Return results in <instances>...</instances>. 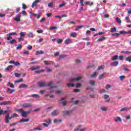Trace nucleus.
<instances>
[{
  "mask_svg": "<svg viewBox=\"0 0 131 131\" xmlns=\"http://www.w3.org/2000/svg\"><path fill=\"white\" fill-rule=\"evenodd\" d=\"M17 116H18V114L16 113H13L11 117H10V114H6L5 116V123H9L12 119L14 118V117H16Z\"/></svg>",
  "mask_w": 131,
  "mask_h": 131,
  "instance_id": "1",
  "label": "nucleus"
},
{
  "mask_svg": "<svg viewBox=\"0 0 131 131\" xmlns=\"http://www.w3.org/2000/svg\"><path fill=\"white\" fill-rule=\"evenodd\" d=\"M38 84L40 88H45L48 86V84L43 81L38 82Z\"/></svg>",
  "mask_w": 131,
  "mask_h": 131,
  "instance_id": "2",
  "label": "nucleus"
},
{
  "mask_svg": "<svg viewBox=\"0 0 131 131\" xmlns=\"http://www.w3.org/2000/svg\"><path fill=\"white\" fill-rule=\"evenodd\" d=\"M82 78V77H76L75 78L70 79L69 80L70 82H73L74 81H79V80H80Z\"/></svg>",
  "mask_w": 131,
  "mask_h": 131,
  "instance_id": "3",
  "label": "nucleus"
},
{
  "mask_svg": "<svg viewBox=\"0 0 131 131\" xmlns=\"http://www.w3.org/2000/svg\"><path fill=\"white\" fill-rule=\"evenodd\" d=\"M12 103V101H3L1 103H0V105L1 106H5L6 105H10Z\"/></svg>",
  "mask_w": 131,
  "mask_h": 131,
  "instance_id": "4",
  "label": "nucleus"
},
{
  "mask_svg": "<svg viewBox=\"0 0 131 131\" xmlns=\"http://www.w3.org/2000/svg\"><path fill=\"white\" fill-rule=\"evenodd\" d=\"M23 108H31L32 104L31 103H24L23 104Z\"/></svg>",
  "mask_w": 131,
  "mask_h": 131,
  "instance_id": "5",
  "label": "nucleus"
},
{
  "mask_svg": "<svg viewBox=\"0 0 131 131\" xmlns=\"http://www.w3.org/2000/svg\"><path fill=\"white\" fill-rule=\"evenodd\" d=\"M20 18H21V16H20V14H17V15H16V17L14 18V20L15 21H16L17 22H20V21H21Z\"/></svg>",
  "mask_w": 131,
  "mask_h": 131,
  "instance_id": "6",
  "label": "nucleus"
},
{
  "mask_svg": "<svg viewBox=\"0 0 131 131\" xmlns=\"http://www.w3.org/2000/svg\"><path fill=\"white\" fill-rule=\"evenodd\" d=\"M39 68H40V67L39 66H33L31 68H30V70H31V71H34V70H37L38 69H39Z\"/></svg>",
  "mask_w": 131,
  "mask_h": 131,
  "instance_id": "7",
  "label": "nucleus"
},
{
  "mask_svg": "<svg viewBox=\"0 0 131 131\" xmlns=\"http://www.w3.org/2000/svg\"><path fill=\"white\" fill-rule=\"evenodd\" d=\"M60 101L62 104L63 106H66V104H67V101L65 100V98H61V99L60 100Z\"/></svg>",
  "mask_w": 131,
  "mask_h": 131,
  "instance_id": "8",
  "label": "nucleus"
},
{
  "mask_svg": "<svg viewBox=\"0 0 131 131\" xmlns=\"http://www.w3.org/2000/svg\"><path fill=\"white\" fill-rule=\"evenodd\" d=\"M59 115V111L57 110H54L51 113V115L52 116H57Z\"/></svg>",
  "mask_w": 131,
  "mask_h": 131,
  "instance_id": "9",
  "label": "nucleus"
},
{
  "mask_svg": "<svg viewBox=\"0 0 131 131\" xmlns=\"http://www.w3.org/2000/svg\"><path fill=\"white\" fill-rule=\"evenodd\" d=\"M56 88H58V86H53L49 88V90L50 91V93H54L55 92L54 89Z\"/></svg>",
  "mask_w": 131,
  "mask_h": 131,
  "instance_id": "10",
  "label": "nucleus"
},
{
  "mask_svg": "<svg viewBox=\"0 0 131 131\" xmlns=\"http://www.w3.org/2000/svg\"><path fill=\"white\" fill-rule=\"evenodd\" d=\"M28 88V85L26 84H21L19 86V89H25Z\"/></svg>",
  "mask_w": 131,
  "mask_h": 131,
  "instance_id": "11",
  "label": "nucleus"
},
{
  "mask_svg": "<svg viewBox=\"0 0 131 131\" xmlns=\"http://www.w3.org/2000/svg\"><path fill=\"white\" fill-rule=\"evenodd\" d=\"M110 65L113 67H115L117 66V65H118V62L117 61L112 62V63H111Z\"/></svg>",
  "mask_w": 131,
  "mask_h": 131,
  "instance_id": "12",
  "label": "nucleus"
},
{
  "mask_svg": "<svg viewBox=\"0 0 131 131\" xmlns=\"http://www.w3.org/2000/svg\"><path fill=\"white\" fill-rule=\"evenodd\" d=\"M20 114H21V116L23 117H25V118L27 117V115L26 114V112L24 111H20Z\"/></svg>",
  "mask_w": 131,
  "mask_h": 131,
  "instance_id": "13",
  "label": "nucleus"
},
{
  "mask_svg": "<svg viewBox=\"0 0 131 131\" xmlns=\"http://www.w3.org/2000/svg\"><path fill=\"white\" fill-rule=\"evenodd\" d=\"M115 121L116 122H121L122 121V120L121 119V118L119 117H117L116 118H115Z\"/></svg>",
  "mask_w": 131,
  "mask_h": 131,
  "instance_id": "14",
  "label": "nucleus"
},
{
  "mask_svg": "<svg viewBox=\"0 0 131 131\" xmlns=\"http://www.w3.org/2000/svg\"><path fill=\"white\" fill-rule=\"evenodd\" d=\"M39 2V0H35L32 4V8H33L35 7V6H36L37 5V3Z\"/></svg>",
  "mask_w": 131,
  "mask_h": 131,
  "instance_id": "15",
  "label": "nucleus"
},
{
  "mask_svg": "<svg viewBox=\"0 0 131 131\" xmlns=\"http://www.w3.org/2000/svg\"><path fill=\"white\" fill-rule=\"evenodd\" d=\"M119 58V56H118V55H116L113 56L112 60V61H116V60H118Z\"/></svg>",
  "mask_w": 131,
  "mask_h": 131,
  "instance_id": "16",
  "label": "nucleus"
},
{
  "mask_svg": "<svg viewBox=\"0 0 131 131\" xmlns=\"http://www.w3.org/2000/svg\"><path fill=\"white\" fill-rule=\"evenodd\" d=\"M12 69H13V66L10 65L5 69V70L6 71H10V70H12Z\"/></svg>",
  "mask_w": 131,
  "mask_h": 131,
  "instance_id": "17",
  "label": "nucleus"
},
{
  "mask_svg": "<svg viewBox=\"0 0 131 131\" xmlns=\"http://www.w3.org/2000/svg\"><path fill=\"white\" fill-rule=\"evenodd\" d=\"M71 42V39L70 38H67L65 41H64V43L65 45H69Z\"/></svg>",
  "mask_w": 131,
  "mask_h": 131,
  "instance_id": "18",
  "label": "nucleus"
},
{
  "mask_svg": "<svg viewBox=\"0 0 131 131\" xmlns=\"http://www.w3.org/2000/svg\"><path fill=\"white\" fill-rule=\"evenodd\" d=\"M86 6H93L94 5L93 2L90 3V1H86L85 2Z\"/></svg>",
  "mask_w": 131,
  "mask_h": 131,
  "instance_id": "19",
  "label": "nucleus"
},
{
  "mask_svg": "<svg viewBox=\"0 0 131 131\" xmlns=\"http://www.w3.org/2000/svg\"><path fill=\"white\" fill-rule=\"evenodd\" d=\"M36 53H37V55H43V54H45V52L42 50H41L40 51H36Z\"/></svg>",
  "mask_w": 131,
  "mask_h": 131,
  "instance_id": "20",
  "label": "nucleus"
},
{
  "mask_svg": "<svg viewBox=\"0 0 131 131\" xmlns=\"http://www.w3.org/2000/svg\"><path fill=\"white\" fill-rule=\"evenodd\" d=\"M128 110H129V108L127 107H123L122 108H121L120 111V112H121V111H128Z\"/></svg>",
  "mask_w": 131,
  "mask_h": 131,
  "instance_id": "21",
  "label": "nucleus"
},
{
  "mask_svg": "<svg viewBox=\"0 0 131 131\" xmlns=\"http://www.w3.org/2000/svg\"><path fill=\"white\" fill-rule=\"evenodd\" d=\"M105 37H104V36H102V37H101V38H98V39H97V41L98 42H101V41H103V40H105Z\"/></svg>",
  "mask_w": 131,
  "mask_h": 131,
  "instance_id": "22",
  "label": "nucleus"
},
{
  "mask_svg": "<svg viewBox=\"0 0 131 131\" xmlns=\"http://www.w3.org/2000/svg\"><path fill=\"white\" fill-rule=\"evenodd\" d=\"M67 85H68V88H74L75 86V84L73 83H68L67 84Z\"/></svg>",
  "mask_w": 131,
  "mask_h": 131,
  "instance_id": "23",
  "label": "nucleus"
},
{
  "mask_svg": "<svg viewBox=\"0 0 131 131\" xmlns=\"http://www.w3.org/2000/svg\"><path fill=\"white\" fill-rule=\"evenodd\" d=\"M71 111H62V113H63V114H65L66 115H67L68 114H70V113H71Z\"/></svg>",
  "mask_w": 131,
  "mask_h": 131,
  "instance_id": "24",
  "label": "nucleus"
},
{
  "mask_svg": "<svg viewBox=\"0 0 131 131\" xmlns=\"http://www.w3.org/2000/svg\"><path fill=\"white\" fill-rule=\"evenodd\" d=\"M120 34H125V33H131V31H128L127 32L124 31H120Z\"/></svg>",
  "mask_w": 131,
  "mask_h": 131,
  "instance_id": "25",
  "label": "nucleus"
},
{
  "mask_svg": "<svg viewBox=\"0 0 131 131\" xmlns=\"http://www.w3.org/2000/svg\"><path fill=\"white\" fill-rule=\"evenodd\" d=\"M7 92L8 93H9L10 94H13V93H14V92H15V90H14V89L11 90L10 88H8Z\"/></svg>",
  "mask_w": 131,
  "mask_h": 131,
  "instance_id": "26",
  "label": "nucleus"
},
{
  "mask_svg": "<svg viewBox=\"0 0 131 131\" xmlns=\"http://www.w3.org/2000/svg\"><path fill=\"white\" fill-rule=\"evenodd\" d=\"M8 85H9V86L11 88V89H14V88H15V85H14L13 83L8 82Z\"/></svg>",
  "mask_w": 131,
  "mask_h": 131,
  "instance_id": "27",
  "label": "nucleus"
},
{
  "mask_svg": "<svg viewBox=\"0 0 131 131\" xmlns=\"http://www.w3.org/2000/svg\"><path fill=\"white\" fill-rule=\"evenodd\" d=\"M33 130H41V126H39L33 129Z\"/></svg>",
  "mask_w": 131,
  "mask_h": 131,
  "instance_id": "28",
  "label": "nucleus"
},
{
  "mask_svg": "<svg viewBox=\"0 0 131 131\" xmlns=\"http://www.w3.org/2000/svg\"><path fill=\"white\" fill-rule=\"evenodd\" d=\"M89 83L91 84V85H95L96 84V81L94 80H90L89 81Z\"/></svg>",
  "mask_w": 131,
  "mask_h": 131,
  "instance_id": "29",
  "label": "nucleus"
},
{
  "mask_svg": "<svg viewBox=\"0 0 131 131\" xmlns=\"http://www.w3.org/2000/svg\"><path fill=\"white\" fill-rule=\"evenodd\" d=\"M43 63L45 65H51V61H46V60H44L43 61Z\"/></svg>",
  "mask_w": 131,
  "mask_h": 131,
  "instance_id": "30",
  "label": "nucleus"
},
{
  "mask_svg": "<svg viewBox=\"0 0 131 131\" xmlns=\"http://www.w3.org/2000/svg\"><path fill=\"white\" fill-rule=\"evenodd\" d=\"M116 29H117V28H116V27H114V28H112L111 29V32L112 33H113V32H115V31H116Z\"/></svg>",
  "mask_w": 131,
  "mask_h": 131,
  "instance_id": "31",
  "label": "nucleus"
},
{
  "mask_svg": "<svg viewBox=\"0 0 131 131\" xmlns=\"http://www.w3.org/2000/svg\"><path fill=\"white\" fill-rule=\"evenodd\" d=\"M121 54H126V55H129V54H131V52H129L128 51H121Z\"/></svg>",
  "mask_w": 131,
  "mask_h": 131,
  "instance_id": "32",
  "label": "nucleus"
},
{
  "mask_svg": "<svg viewBox=\"0 0 131 131\" xmlns=\"http://www.w3.org/2000/svg\"><path fill=\"white\" fill-rule=\"evenodd\" d=\"M28 37L32 38L33 37V33L31 32H30L29 34H28Z\"/></svg>",
  "mask_w": 131,
  "mask_h": 131,
  "instance_id": "33",
  "label": "nucleus"
},
{
  "mask_svg": "<svg viewBox=\"0 0 131 131\" xmlns=\"http://www.w3.org/2000/svg\"><path fill=\"white\" fill-rule=\"evenodd\" d=\"M105 68V66L101 65L98 67L97 70H102V69H104Z\"/></svg>",
  "mask_w": 131,
  "mask_h": 131,
  "instance_id": "34",
  "label": "nucleus"
},
{
  "mask_svg": "<svg viewBox=\"0 0 131 131\" xmlns=\"http://www.w3.org/2000/svg\"><path fill=\"white\" fill-rule=\"evenodd\" d=\"M35 73L39 74L41 73V72H45V70L42 69L40 71H35Z\"/></svg>",
  "mask_w": 131,
  "mask_h": 131,
  "instance_id": "35",
  "label": "nucleus"
},
{
  "mask_svg": "<svg viewBox=\"0 0 131 131\" xmlns=\"http://www.w3.org/2000/svg\"><path fill=\"white\" fill-rule=\"evenodd\" d=\"M70 36H72V37L75 38L76 37V33L73 32L70 34Z\"/></svg>",
  "mask_w": 131,
  "mask_h": 131,
  "instance_id": "36",
  "label": "nucleus"
},
{
  "mask_svg": "<svg viewBox=\"0 0 131 131\" xmlns=\"http://www.w3.org/2000/svg\"><path fill=\"white\" fill-rule=\"evenodd\" d=\"M81 28H83V26H78L77 28H76V31H78L79 29H81Z\"/></svg>",
  "mask_w": 131,
  "mask_h": 131,
  "instance_id": "37",
  "label": "nucleus"
},
{
  "mask_svg": "<svg viewBox=\"0 0 131 131\" xmlns=\"http://www.w3.org/2000/svg\"><path fill=\"white\" fill-rule=\"evenodd\" d=\"M16 34H17L16 32H12V33H10L7 34L8 36H11V35H16Z\"/></svg>",
  "mask_w": 131,
  "mask_h": 131,
  "instance_id": "38",
  "label": "nucleus"
},
{
  "mask_svg": "<svg viewBox=\"0 0 131 131\" xmlns=\"http://www.w3.org/2000/svg\"><path fill=\"white\" fill-rule=\"evenodd\" d=\"M23 79H19L18 80H16L14 81L15 83H19V82H23Z\"/></svg>",
  "mask_w": 131,
  "mask_h": 131,
  "instance_id": "39",
  "label": "nucleus"
},
{
  "mask_svg": "<svg viewBox=\"0 0 131 131\" xmlns=\"http://www.w3.org/2000/svg\"><path fill=\"white\" fill-rule=\"evenodd\" d=\"M112 36H115V37H118L119 36V33H116L114 34H112Z\"/></svg>",
  "mask_w": 131,
  "mask_h": 131,
  "instance_id": "40",
  "label": "nucleus"
},
{
  "mask_svg": "<svg viewBox=\"0 0 131 131\" xmlns=\"http://www.w3.org/2000/svg\"><path fill=\"white\" fill-rule=\"evenodd\" d=\"M119 78H120V80H121V81H122V80H123V79L125 78V76L124 75L120 76Z\"/></svg>",
  "mask_w": 131,
  "mask_h": 131,
  "instance_id": "41",
  "label": "nucleus"
},
{
  "mask_svg": "<svg viewBox=\"0 0 131 131\" xmlns=\"http://www.w3.org/2000/svg\"><path fill=\"white\" fill-rule=\"evenodd\" d=\"M57 42L58 44L62 43V42H63V39H58L57 40Z\"/></svg>",
  "mask_w": 131,
  "mask_h": 131,
  "instance_id": "42",
  "label": "nucleus"
},
{
  "mask_svg": "<svg viewBox=\"0 0 131 131\" xmlns=\"http://www.w3.org/2000/svg\"><path fill=\"white\" fill-rule=\"evenodd\" d=\"M31 97L33 98H39V95L38 94H33Z\"/></svg>",
  "mask_w": 131,
  "mask_h": 131,
  "instance_id": "43",
  "label": "nucleus"
},
{
  "mask_svg": "<svg viewBox=\"0 0 131 131\" xmlns=\"http://www.w3.org/2000/svg\"><path fill=\"white\" fill-rule=\"evenodd\" d=\"M97 75V72H95L94 73H92V74H91L90 75V77L93 78V77H95V76Z\"/></svg>",
  "mask_w": 131,
  "mask_h": 131,
  "instance_id": "44",
  "label": "nucleus"
},
{
  "mask_svg": "<svg viewBox=\"0 0 131 131\" xmlns=\"http://www.w3.org/2000/svg\"><path fill=\"white\" fill-rule=\"evenodd\" d=\"M66 5V3H63L62 4H59V8H63V7H64V6Z\"/></svg>",
  "mask_w": 131,
  "mask_h": 131,
  "instance_id": "45",
  "label": "nucleus"
},
{
  "mask_svg": "<svg viewBox=\"0 0 131 131\" xmlns=\"http://www.w3.org/2000/svg\"><path fill=\"white\" fill-rule=\"evenodd\" d=\"M14 75H15V77H20L21 74H19L18 73H15Z\"/></svg>",
  "mask_w": 131,
  "mask_h": 131,
  "instance_id": "46",
  "label": "nucleus"
},
{
  "mask_svg": "<svg viewBox=\"0 0 131 131\" xmlns=\"http://www.w3.org/2000/svg\"><path fill=\"white\" fill-rule=\"evenodd\" d=\"M14 42H16V40H15V39L11 40L9 42V43H11V45H13Z\"/></svg>",
  "mask_w": 131,
  "mask_h": 131,
  "instance_id": "47",
  "label": "nucleus"
},
{
  "mask_svg": "<svg viewBox=\"0 0 131 131\" xmlns=\"http://www.w3.org/2000/svg\"><path fill=\"white\" fill-rule=\"evenodd\" d=\"M76 88H81V84L80 83H77L76 84Z\"/></svg>",
  "mask_w": 131,
  "mask_h": 131,
  "instance_id": "48",
  "label": "nucleus"
},
{
  "mask_svg": "<svg viewBox=\"0 0 131 131\" xmlns=\"http://www.w3.org/2000/svg\"><path fill=\"white\" fill-rule=\"evenodd\" d=\"M48 7H49V8H53L54 7V4L53 3H49L48 4Z\"/></svg>",
  "mask_w": 131,
  "mask_h": 131,
  "instance_id": "49",
  "label": "nucleus"
},
{
  "mask_svg": "<svg viewBox=\"0 0 131 131\" xmlns=\"http://www.w3.org/2000/svg\"><path fill=\"white\" fill-rule=\"evenodd\" d=\"M80 127H81V125H80L79 126V127L74 129V131H78V130H79V129H80Z\"/></svg>",
  "mask_w": 131,
  "mask_h": 131,
  "instance_id": "50",
  "label": "nucleus"
},
{
  "mask_svg": "<svg viewBox=\"0 0 131 131\" xmlns=\"http://www.w3.org/2000/svg\"><path fill=\"white\" fill-rule=\"evenodd\" d=\"M54 29H58V27L56 26H53L50 28V30H53Z\"/></svg>",
  "mask_w": 131,
  "mask_h": 131,
  "instance_id": "51",
  "label": "nucleus"
},
{
  "mask_svg": "<svg viewBox=\"0 0 131 131\" xmlns=\"http://www.w3.org/2000/svg\"><path fill=\"white\" fill-rule=\"evenodd\" d=\"M19 49H22V45H21L20 44H19L18 46L16 47V50H19Z\"/></svg>",
  "mask_w": 131,
  "mask_h": 131,
  "instance_id": "52",
  "label": "nucleus"
},
{
  "mask_svg": "<svg viewBox=\"0 0 131 131\" xmlns=\"http://www.w3.org/2000/svg\"><path fill=\"white\" fill-rule=\"evenodd\" d=\"M52 85H53V81H50L49 84H47V86H51Z\"/></svg>",
  "mask_w": 131,
  "mask_h": 131,
  "instance_id": "53",
  "label": "nucleus"
},
{
  "mask_svg": "<svg viewBox=\"0 0 131 131\" xmlns=\"http://www.w3.org/2000/svg\"><path fill=\"white\" fill-rule=\"evenodd\" d=\"M101 110H102V111H106L107 110V108H106L104 106H102L100 108Z\"/></svg>",
  "mask_w": 131,
  "mask_h": 131,
  "instance_id": "54",
  "label": "nucleus"
},
{
  "mask_svg": "<svg viewBox=\"0 0 131 131\" xmlns=\"http://www.w3.org/2000/svg\"><path fill=\"white\" fill-rule=\"evenodd\" d=\"M20 37H23L25 36V34H24V33L23 32H21L20 33Z\"/></svg>",
  "mask_w": 131,
  "mask_h": 131,
  "instance_id": "55",
  "label": "nucleus"
},
{
  "mask_svg": "<svg viewBox=\"0 0 131 131\" xmlns=\"http://www.w3.org/2000/svg\"><path fill=\"white\" fill-rule=\"evenodd\" d=\"M116 20H117V22H118V23H121V20H120V19H119V18L116 17Z\"/></svg>",
  "mask_w": 131,
  "mask_h": 131,
  "instance_id": "56",
  "label": "nucleus"
},
{
  "mask_svg": "<svg viewBox=\"0 0 131 131\" xmlns=\"http://www.w3.org/2000/svg\"><path fill=\"white\" fill-rule=\"evenodd\" d=\"M126 20L127 21V23H130V19H129V17H126Z\"/></svg>",
  "mask_w": 131,
  "mask_h": 131,
  "instance_id": "57",
  "label": "nucleus"
},
{
  "mask_svg": "<svg viewBox=\"0 0 131 131\" xmlns=\"http://www.w3.org/2000/svg\"><path fill=\"white\" fill-rule=\"evenodd\" d=\"M27 7L26 6V5L25 4H23L22 5V8L25 10V9H27Z\"/></svg>",
  "mask_w": 131,
  "mask_h": 131,
  "instance_id": "58",
  "label": "nucleus"
},
{
  "mask_svg": "<svg viewBox=\"0 0 131 131\" xmlns=\"http://www.w3.org/2000/svg\"><path fill=\"white\" fill-rule=\"evenodd\" d=\"M80 4L81 7H83V6H84V5L83 4V0H80Z\"/></svg>",
  "mask_w": 131,
  "mask_h": 131,
  "instance_id": "59",
  "label": "nucleus"
},
{
  "mask_svg": "<svg viewBox=\"0 0 131 131\" xmlns=\"http://www.w3.org/2000/svg\"><path fill=\"white\" fill-rule=\"evenodd\" d=\"M108 98H109V95H107V94H105L104 95V99L105 100H106V99H108Z\"/></svg>",
  "mask_w": 131,
  "mask_h": 131,
  "instance_id": "60",
  "label": "nucleus"
},
{
  "mask_svg": "<svg viewBox=\"0 0 131 131\" xmlns=\"http://www.w3.org/2000/svg\"><path fill=\"white\" fill-rule=\"evenodd\" d=\"M104 76V74H101L98 77V79H102V77H103Z\"/></svg>",
  "mask_w": 131,
  "mask_h": 131,
  "instance_id": "61",
  "label": "nucleus"
},
{
  "mask_svg": "<svg viewBox=\"0 0 131 131\" xmlns=\"http://www.w3.org/2000/svg\"><path fill=\"white\" fill-rule=\"evenodd\" d=\"M111 88V85L110 84H107L106 86V90H109V89H110Z\"/></svg>",
  "mask_w": 131,
  "mask_h": 131,
  "instance_id": "62",
  "label": "nucleus"
},
{
  "mask_svg": "<svg viewBox=\"0 0 131 131\" xmlns=\"http://www.w3.org/2000/svg\"><path fill=\"white\" fill-rule=\"evenodd\" d=\"M45 21H46V18H42L40 20V22L41 23H43V22H45Z\"/></svg>",
  "mask_w": 131,
  "mask_h": 131,
  "instance_id": "63",
  "label": "nucleus"
},
{
  "mask_svg": "<svg viewBox=\"0 0 131 131\" xmlns=\"http://www.w3.org/2000/svg\"><path fill=\"white\" fill-rule=\"evenodd\" d=\"M126 61H128V62H131V56L126 58Z\"/></svg>",
  "mask_w": 131,
  "mask_h": 131,
  "instance_id": "64",
  "label": "nucleus"
}]
</instances>
